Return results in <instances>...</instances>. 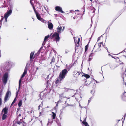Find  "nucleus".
Wrapping results in <instances>:
<instances>
[{
	"instance_id": "3",
	"label": "nucleus",
	"mask_w": 126,
	"mask_h": 126,
	"mask_svg": "<svg viewBox=\"0 0 126 126\" xmlns=\"http://www.w3.org/2000/svg\"><path fill=\"white\" fill-rule=\"evenodd\" d=\"M51 33L50 35V38L51 39L54 38L56 41H59L60 39V37L59 36V34L57 32L54 33L52 36H51Z\"/></svg>"
},
{
	"instance_id": "40",
	"label": "nucleus",
	"mask_w": 126,
	"mask_h": 126,
	"mask_svg": "<svg viewBox=\"0 0 126 126\" xmlns=\"http://www.w3.org/2000/svg\"><path fill=\"white\" fill-rule=\"evenodd\" d=\"M1 17H2V18L0 20V21H2L3 20V19H4V17H3V16H1Z\"/></svg>"
},
{
	"instance_id": "6",
	"label": "nucleus",
	"mask_w": 126,
	"mask_h": 126,
	"mask_svg": "<svg viewBox=\"0 0 126 126\" xmlns=\"http://www.w3.org/2000/svg\"><path fill=\"white\" fill-rule=\"evenodd\" d=\"M27 69L26 68L25 69L24 72L22 75L21 79H20L19 82V88H20V84L21 82V79L24 78L27 73Z\"/></svg>"
},
{
	"instance_id": "23",
	"label": "nucleus",
	"mask_w": 126,
	"mask_h": 126,
	"mask_svg": "<svg viewBox=\"0 0 126 126\" xmlns=\"http://www.w3.org/2000/svg\"><path fill=\"white\" fill-rule=\"evenodd\" d=\"M7 117V115H6V114H3L2 116V120H4L6 119Z\"/></svg>"
},
{
	"instance_id": "2",
	"label": "nucleus",
	"mask_w": 126,
	"mask_h": 126,
	"mask_svg": "<svg viewBox=\"0 0 126 126\" xmlns=\"http://www.w3.org/2000/svg\"><path fill=\"white\" fill-rule=\"evenodd\" d=\"M75 16L73 18L74 19H76L77 22H78L81 19H82V16L80 15L79 10H75Z\"/></svg>"
},
{
	"instance_id": "51",
	"label": "nucleus",
	"mask_w": 126,
	"mask_h": 126,
	"mask_svg": "<svg viewBox=\"0 0 126 126\" xmlns=\"http://www.w3.org/2000/svg\"><path fill=\"white\" fill-rule=\"evenodd\" d=\"M58 103H57L56 105V106H58Z\"/></svg>"
},
{
	"instance_id": "42",
	"label": "nucleus",
	"mask_w": 126,
	"mask_h": 126,
	"mask_svg": "<svg viewBox=\"0 0 126 126\" xmlns=\"http://www.w3.org/2000/svg\"><path fill=\"white\" fill-rule=\"evenodd\" d=\"M60 99H60V100L57 102V103H58V104L60 103L61 102V100Z\"/></svg>"
},
{
	"instance_id": "24",
	"label": "nucleus",
	"mask_w": 126,
	"mask_h": 126,
	"mask_svg": "<svg viewBox=\"0 0 126 126\" xmlns=\"http://www.w3.org/2000/svg\"><path fill=\"white\" fill-rule=\"evenodd\" d=\"M32 0H30V3H31V4L32 7H33V10H34V11L35 10H36L34 6V4H33V3L32 2Z\"/></svg>"
},
{
	"instance_id": "50",
	"label": "nucleus",
	"mask_w": 126,
	"mask_h": 126,
	"mask_svg": "<svg viewBox=\"0 0 126 126\" xmlns=\"http://www.w3.org/2000/svg\"><path fill=\"white\" fill-rule=\"evenodd\" d=\"M19 109L18 108V109H17V112L18 111H19Z\"/></svg>"
},
{
	"instance_id": "11",
	"label": "nucleus",
	"mask_w": 126,
	"mask_h": 126,
	"mask_svg": "<svg viewBox=\"0 0 126 126\" xmlns=\"http://www.w3.org/2000/svg\"><path fill=\"white\" fill-rule=\"evenodd\" d=\"M34 11L36 14V16L37 19L40 20L41 19V18H42L41 17L40 14L36 10H35Z\"/></svg>"
},
{
	"instance_id": "45",
	"label": "nucleus",
	"mask_w": 126,
	"mask_h": 126,
	"mask_svg": "<svg viewBox=\"0 0 126 126\" xmlns=\"http://www.w3.org/2000/svg\"><path fill=\"white\" fill-rule=\"evenodd\" d=\"M43 47V46H42L40 49V50H41Z\"/></svg>"
},
{
	"instance_id": "58",
	"label": "nucleus",
	"mask_w": 126,
	"mask_h": 126,
	"mask_svg": "<svg viewBox=\"0 0 126 126\" xmlns=\"http://www.w3.org/2000/svg\"><path fill=\"white\" fill-rule=\"evenodd\" d=\"M37 3H39L38 2H37Z\"/></svg>"
},
{
	"instance_id": "16",
	"label": "nucleus",
	"mask_w": 126,
	"mask_h": 126,
	"mask_svg": "<svg viewBox=\"0 0 126 126\" xmlns=\"http://www.w3.org/2000/svg\"><path fill=\"white\" fill-rule=\"evenodd\" d=\"M59 96H60V99H61L62 98H66V99L67 98L66 97L64 96V95L63 94H60L59 95Z\"/></svg>"
},
{
	"instance_id": "56",
	"label": "nucleus",
	"mask_w": 126,
	"mask_h": 126,
	"mask_svg": "<svg viewBox=\"0 0 126 126\" xmlns=\"http://www.w3.org/2000/svg\"><path fill=\"white\" fill-rule=\"evenodd\" d=\"M121 63H122V64H123V62H122Z\"/></svg>"
},
{
	"instance_id": "55",
	"label": "nucleus",
	"mask_w": 126,
	"mask_h": 126,
	"mask_svg": "<svg viewBox=\"0 0 126 126\" xmlns=\"http://www.w3.org/2000/svg\"><path fill=\"white\" fill-rule=\"evenodd\" d=\"M99 38H98V40H99Z\"/></svg>"
},
{
	"instance_id": "9",
	"label": "nucleus",
	"mask_w": 126,
	"mask_h": 126,
	"mask_svg": "<svg viewBox=\"0 0 126 126\" xmlns=\"http://www.w3.org/2000/svg\"><path fill=\"white\" fill-rule=\"evenodd\" d=\"M62 26H60V27H59V26H58V27L57 28V33L59 34L61 33V30L63 31L64 30V27H63V29H62Z\"/></svg>"
},
{
	"instance_id": "38",
	"label": "nucleus",
	"mask_w": 126,
	"mask_h": 126,
	"mask_svg": "<svg viewBox=\"0 0 126 126\" xmlns=\"http://www.w3.org/2000/svg\"><path fill=\"white\" fill-rule=\"evenodd\" d=\"M80 41V38H78L77 42V43H76V44H79Z\"/></svg>"
},
{
	"instance_id": "54",
	"label": "nucleus",
	"mask_w": 126,
	"mask_h": 126,
	"mask_svg": "<svg viewBox=\"0 0 126 126\" xmlns=\"http://www.w3.org/2000/svg\"><path fill=\"white\" fill-rule=\"evenodd\" d=\"M38 69V68L37 67V68H36V70H37Z\"/></svg>"
},
{
	"instance_id": "44",
	"label": "nucleus",
	"mask_w": 126,
	"mask_h": 126,
	"mask_svg": "<svg viewBox=\"0 0 126 126\" xmlns=\"http://www.w3.org/2000/svg\"><path fill=\"white\" fill-rule=\"evenodd\" d=\"M101 46V44H100V43H99L98 44V46H99V47H100Z\"/></svg>"
},
{
	"instance_id": "22",
	"label": "nucleus",
	"mask_w": 126,
	"mask_h": 126,
	"mask_svg": "<svg viewBox=\"0 0 126 126\" xmlns=\"http://www.w3.org/2000/svg\"><path fill=\"white\" fill-rule=\"evenodd\" d=\"M22 101L21 100H20L18 103V106L19 107H20L22 106Z\"/></svg>"
},
{
	"instance_id": "27",
	"label": "nucleus",
	"mask_w": 126,
	"mask_h": 126,
	"mask_svg": "<svg viewBox=\"0 0 126 126\" xmlns=\"http://www.w3.org/2000/svg\"><path fill=\"white\" fill-rule=\"evenodd\" d=\"M22 119H21L20 120V121H17V123L19 125H20L22 123V122L21 121H22Z\"/></svg>"
},
{
	"instance_id": "52",
	"label": "nucleus",
	"mask_w": 126,
	"mask_h": 126,
	"mask_svg": "<svg viewBox=\"0 0 126 126\" xmlns=\"http://www.w3.org/2000/svg\"><path fill=\"white\" fill-rule=\"evenodd\" d=\"M44 8H45V10L47 11V10H46V7H44Z\"/></svg>"
},
{
	"instance_id": "26",
	"label": "nucleus",
	"mask_w": 126,
	"mask_h": 126,
	"mask_svg": "<svg viewBox=\"0 0 126 126\" xmlns=\"http://www.w3.org/2000/svg\"><path fill=\"white\" fill-rule=\"evenodd\" d=\"M88 47H89V46H88V44L87 45H86L85 46V52H86L87 51V50L88 49Z\"/></svg>"
},
{
	"instance_id": "4",
	"label": "nucleus",
	"mask_w": 126,
	"mask_h": 126,
	"mask_svg": "<svg viewBox=\"0 0 126 126\" xmlns=\"http://www.w3.org/2000/svg\"><path fill=\"white\" fill-rule=\"evenodd\" d=\"M8 74L7 72H6L3 76L2 79L3 82L5 84L7 81L8 78Z\"/></svg>"
},
{
	"instance_id": "43",
	"label": "nucleus",
	"mask_w": 126,
	"mask_h": 126,
	"mask_svg": "<svg viewBox=\"0 0 126 126\" xmlns=\"http://www.w3.org/2000/svg\"><path fill=\"white\" fill-rule=\"evenodd\" d=\"M100 44H102V45L103 46V47H104L105 46L103 44V42H101L100 43Z\"/></svg>"
},
{
	"instance_id": "39",
	"label": "nucleus",
	"mask_w": 126,
	"mask_h": 126,
	"mask_svg": "<svg viewBox=\"0 0 126 126\" xmlns=\"http://www.w3.org/2000/svg\"><path fill=\"white\" fill-rule=\"evenodd\" d=\"M22 122L24 123V124H23V126H26V124L25 122L24 121H23Z\"/></svg>"
},
{
	"instance_id": "10",
	"label": "nucleus",
	"mask_w": 126,
	"mask_h": 126,
	"mask_svg": "<svg viewBox=\"0 0 126 126\" xmlns=\"http://www.w3.org/2000/svg\"><path fill=\"white\" fill-rule=\"evenodd\" d=\"M55 10L56 11H59L61 13H63L64 12L62 10V8L59 6H57L55 7Z\"/></svg>"
},
{
	"instance_id": "20",
	"label": "nucleus",
	"mask_w": 126,
	"mask_h": 126,
	"mask_svg": "<svg viewBox=\"0 0 126 126\" xmlns=\"http://www.w3.org/2000/svg\"><path fill=\"white\" fill-rule=\"evenodd\" d=\"M52 119L53 120L55 119L56 115L55 113L54 112H52Z\"/></svg>"
},
{
	"instance_id": "8",
	"label": "nucleus",
	"mask_w": 126,
	"mask_h": 126,
	"mask_svg": "<svg viewBox=\"0 0 126 126\" xmlns=\"http://www.w3.org/2000/svg\"><path fill=\"white\" fill-rule=\"evenodd\" d=\"M9 95H11V93L10 91H8L7 92L4 98V100L5 102H6L9 99L8 98V97Z\"/></svg>"
},
{
	"instance_id": "5",
	"label": "nucleus",
	"mask_w": 126,
	"mask_h": 126,
	"mask_svg": "<svg viewBox=\"0 0 126 126\" xmlns=\"http://www.w3.org/2000/svg\"><path fill=\"white\" fill-rule=\"evenodd\" d=\"M12 11L11 9L10 10L8 11L4 15V17L5 18L6 22H7V19L8 17L12 13Z\"/></svg>"
},
{
	"instance_id": "31",
	"label": "nucleus",
	"mask_w": 126,
	"mask_h": 126,
	"mask_svg": "<svg viewBox=\"0 0 126 126\" xmlns=\"http://www.w3.org/2000/svg\"><path fill=\"white\" fill-rule=\"evenodd\" d=\"M40 20L43 23H44L46 22L45 20L44 19L42 18H41V19Z\"/></svg>"
},
{
	"instance_id": "59",
	"label": "nucleus",
	"mask_w": 126,
	"mask_h": 126,
	"mask_svg": "<svg viewBox=\"0 0 126 126\" xmlns=\"http://www.w3.org/2000/svg\"><path fill=\"white\" fill-rule=\"evenodd\" d=\"M91 0V1H92V0Z\"/></svg>"
},
{
	"instance_id": "25",
	"label": "nucleus",
	"mask_w": 126,
	"mask_h": 126,
	"mask_svg": "<svg viewBox=\"0 0 126 126\" xmlns=\"http://www.w3.org/2000/svg\"><path fill=\"white\" fill-rule=\"evenodd\" d=\"M82 123L85 126H89L88 123L86 122L83 121Z\"/></svg>"
},
{
	"instance_id": "33",
	"label": "nucleus",
	"mask_w": 126,
	"mask_h": 126,
	"mask_svg": "<svg viewBox=\"0 0 126 126\" xmlns=\"http://www.w3.org/2000/svg\"><path fill=\"white\" fill-rule=\"evenodd\" d=\"M41 51V50H38L37 53L35 54V55H38L40 52Z\"/></svg>"
},
{
	"instance_id": "1",
	"label": "nucleus",
	"mask_w": 126,
	"mask_h": 126,
	"mask_svg": "<svg viewBox=\"0 0 126 126\" xmlns=\"http://www.w3.org/2000/svg\"><path fill=\"white\" fill-rule=\"evenodd\" d=\"M68 72L67 69H64L62 70L60 73L59 75V78L57 79L55 81V83L57 84L58 83L59 81H60L62 79H63L66 76Z\"/></svg>"
},
{
	"instance_id": "19",
	"label": "nucleus",
	"mask_w": 126,
	"mask_h": 126,
	"mask_svg": "<svg viewBox=\"0 0 126 126\" xmlns=\"http://www.w3.org/2000/svg\"><path fill=\"white\" fill-rule=\"evenodd\" d=\"M83 74V75H82V76H84L87 79L89 78L90 77V76L88 74Z\"/></svg>"
},
{
	"instance_id": "29",
	"label": "nucleus",
	"mask_w": 126,
	"mask_h": 126,
	"mask_svg": "<svg viewBox=\"0 0 126 126\" xmlns=\"http://www.w3.org/2000/svg\"><path fill=\"white\" fill-rule=\"evenodd\" d=\"M55 61V59L54 58V57H52V59H51V63H54Z\"/></svg>"
},
{
	"instance_id": "13",
	"label": "nucleus",
	"mask_w": 126,
	"mask_h": 126,
	"mask_svg": "<svg viewBox=\"0 0 126 126\" xmlns=\"http://www.w3.org/2000/svg\"><path fill=\"white\" fill-rule=\"evenodd\" d=\"M94 48L93 50L92 51L91 53L90 54V55H89V57H93L95 55V51H94Z\"/></svg>"
},
{
	"instance_id": "41",
	"label": "nucleus",
	"mask_w": 126,
	"mask_h": 126,
	"mask_svg": "<svg viewBox=\"0 0 126 126\" xmlns=\"http://www.w3.org/2000/svg\"><path fill=\"white\" fill-rule=\"evenodd\" d=\"M125 52H126V48L125 49L123 50L121 53Z\"/></svg>"
},
{
	"instance_id": "34",
	"label": "nucleus",
	"mask_w": 126,
	"mask_h": 126,
	"mask_svg": "<svg viewBox=\"0 0 126 126\" xmlns=\"http://www.w3.org/2000/svg\"><path fill=\"white\" fill-rule=\"evenodd\" d=\"M41 51V50H38L37 53L35 54V55H38L40 52Z\"/></svg>"
},
{
	"instance_id": "17",
	"label": "nucleus",
	"mask_w": 126,
	"mask_h": 126,
	"mask_svg": "<svg viewBox=\"0 0 126 126\" xmlns=\"http://www.w3.org/2000/svg\"><path fill=\"white\" fill-rule=\"evenodd\" d=\"M53 121V120L52 119H49L48 121V123L47 124V125L48 126L51 125Z\"/></svg>"
},
{
	"instance_id": "47",
	"label": "nucleus",
	"mask_w": 126,
	"mask_h": 126,
	"mask_svg": "<svg viewBox=\"0 0 126 126\" xmlns=\"http://www.w3.org/2000/svg\"><path fill=\"white\" fill-rule=\"evenodd\" d=\"M67 104V106H71V105H70V104Z\"/></svg>"
},
{
	"instance_id": "12",
	"label": "nucleus",
	"mask_w": 126,
	"mask_h": 126,
	"mask_svg": "<svg viewBox=\"0 0 126 126\" xmlns=\"http://www.w3.org/2000/svg\"><path fill=\"white\" fill-rule=\"evenodd\" d=\"M8 112V109L6 107L4 108L2 110L1 112H4V114H7Z\"/></svg>"
},
{
	"instance_id": "32",
	"label": "nucleus",
	"mask_w": 126,
	"mask_h": 126,
	"mask_svg": "<svg viewBox=\"0 0 126 126\" xmlns=\"http://www.w3.org/2000/svg\"><path fill=\"white\" fill-rule=\"evenodd\" d=\"M76 46L75 47V49H76L77 48L79 47V44H76V45H75Z\"/></svg>"
},
{
	"instance_id": "46",
	"label": "nucleus",
	"mask_w": 126,
	"mask_h": 126,
	"mask_svg": "<svg viewBox=\"0 0 126 126\" xmlns=\"http://www.w3.org/2000/svg\"><path fill=\"white\" fill-rule=\"evenodd\" d=\"M18 94V92H17L16 93V97H17Z\"/></svg>"
},
{
	"instance_id": "7",
	"label": "nucleus",
	"mask_w": 126,
	"mask_h": 126,
	"mask_svg": "<svg viewBox=\"0 0 126 126\" xmlns=\"http://www.w3.org/2000/svg\"><path fill=\"white\" fill-rule=\"evenodd\" d=\"M73 73L74 77L76 78H77L80 74L81 75L82 73L81 72L75 71L73 72Z\"/></svg>"
},
{
	"instance_id": "21",
	"label": "nucleus",
	"mask_w": 126,
	"mask_h": 126,
	"mask_svg": "<svg viewBox=\"0 0 126 126\" xmlns=\"http://www.w3.org/2000/svg\"><path fill=\"white\" fill-rule=\"evenodd\" d=\"M49 37V35H48L47 36H46L45 37V38L44 39V41L43 42V43L42 44V46H43V45L44 44V43H45V40H46Z\"/></svg>"
},
{
	"instance_id": "30",
	"label": "nucleus",
	"mask_w": 126,
	"mask_h": 126,
	"mask_svg": "<svg viewBox=\"0 0 126 126\" xmlns=\"http://www.w3.org/2000/svg\"><path fill=\"white\" fill-rule=\"evenodd\" d=\"M43 103L42 102L41 103V104L39 105L38 106V110H39L40 109V107H42L43 106Z\"/></svg>"
},
{
	"instance_id": "14",
	"label": "nucleus",
	"mask_w": 126,
	"mask_h": 126,
	"mask_svg": "<svg viewBox=\"0 0 126 126\" xmlns=\"http://www.w3.org/2000/svg\"><path fill=\"white\" fill-rule=\"evenodd\" d=\"M48 27L49 29L51 30L53 28V25L51 22H49L48 24Z\"/></svg>"
},
{
	"instance_id": "53",
	"label": "nucleus",
	"mask_w": 126,
	"mask_h": 126,
	"mask_svg": "<svg viewBox=\"0 0 126 126\" xmlns=\"http://www.w3.org/2000/svg\"><path fill=\"white\" fill-rule=\"evenodd\" d=\"M41 124L42 123V121H41Z\"/></svg>"
},
{
	"instance_id": "28",
	"label": "nucleus",
	"mask_w": 126,
	"mask_h": 126,
	"mask_svg": "<svg viewBox=\"0 0 126 126\" xmlns=\"http://www.w3.org/2000/svg\"><path fill=\"white\" fill-rule=\"evenodd\" d=\"M126 59V56H123V57L121 58V60L122 61H124V59Z\"/></svg>"
},
{
	"instance_id": "15",
	"label": "nucleus",
	"mask_w": 126,
	"mask_h": 126,
	"mask_svg": "<svg viewBox=\"0 0 126 126\" xmlns=\"http://www.w3.org/2000/svg\"><path fill=\"white\" fill-rule=\"evenodd\" d=\"M91 81H86L84 83V86H87L89 85L91 83Z\"/></svg>"
},
{
	"instance_id": "49",
	"label": "nucleus",
	"mask_w": 126,
	"mask_h": 126,
	"mask_svg": "<svg viewBox=\"0 0 126 126\" xmlns=\"http://www.w3.org/2000/svg\"><path fill=\"white\" fill-rule=\"evenodd\" d=\"M21 116V114H19L18 115V116L19 117H20V116Z\"/></svg>"
},
{
	"instance_id": "37",
	"label": "nucleus",
	"mask_w": 126,
	"mask_h": 126,
	"mask_svg": "<svg viewBox=\"0 0 126 126\" xmlns=\"http://www.w3.org/2000/svg\"><path fill=\"white\" fill-rule=\"evenodd\" d=\"M16 97L15 98L14 100H13V101L12 102L11 105H13L16 102Z\"/></svg>"
},
{
	"instance_id": "35",
	"label": "nucleus",
	"mask_w": 126,
	"mask_h": 126,
	"mask_svg": "<svg viewBox=\"0 0 126 126\" xmlns=\"http://www.w3.org/2000/svg\"><path fill=\"white\" fill-rule=\"evenodd\" d=\"M93 59V57H91L89 56V58L88 60V61L90 62L91 61V60Z\"/></svg>"
},
{
	"instance_id": "36",
	"label": "nucleus",
	"mask_w": 126,
	"mask_h": 126,
	"mask_svg": "<svg viewBox=\"0 0 126 126\" xmlns=\"http://www.w3.org/2000/svg\"><path fill=\"white\" fill-rule=\"evenodd\" d=\"M3 4L4 5V7H7V6L6 4L5 1H4V2Z\"/></svg>"
},
{
	"instance_id": "18",
	"label": "nucleus",
	"mask_w": 126,
	"mask_h": 126,
	"mask_svg": "<svg viewBox=\"0 0 126 126\" xmlns=\"http://www.w3.org/2000/svg\"><path fill=\"white\" fill-rule=\"evenodd\" d=\"M34 52H31V53L30 54V60H31L32 59H34V58H32V57H33L34 54Z\"/></svg>"
},
{
	"instance_id": "57",
	"label": "nucleus",
	"mask_w": 126,
	"mask_h": 126,
	"mask_svg": "<svg viewBox=\"0 0 126 126\" xmlns=\"http://www.w3.org/2000/svg\"><path fill=\"white\" fill-rule=\"evenodd\" d=\"M47 0L48 1V0Z\"/></svg>"
},
{
	"instance_id": "48",
	"label": "nucleus",
	"mask_w": 126,
	"mask_h": 126,
	"mask_svg": "<svg viewBox=\"0 0 126 126\" xmlns=\"http://www.w3.org/2000/svg\"><path fill=\"white\" fill-rule=\"evenodd\" d=\"M33 111V110H31V111H30V112L31 113H32Z\"/></svg>"
}]
</instances>
